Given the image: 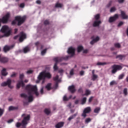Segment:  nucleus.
<instances>
[{"instance_id":"nucleus-1","label":"nucleus","mask_w":128,"mask_h":128,"mask_svg":"<svg viewBox=\"0 0 128 128\" xmlns=\"http://www.w3.org/2000/svg\"><path fill=\"white\" fill-rule=\"evenodd\" d=\"M26 90L28 92V96L26 94H20L21 98H28L29 102H32L34 100V96H32V92H34L36 96H40V93L38 91V87L36 86H32L30 84H28L26 86Z\"/></svg>"},{"instance_id":"nucleus-2","label":"nucleus","mask_w":128,"mask_h":128,"mask_svg":"<svg viewBox=\"0 0 128 128\" xmlns=\"http://www.w3.org/2000/svg\"><path fill=\"white\" fill-rule=\"evenodd\" d=\"M0 32H2V34H4V35L3 36L0 35V38H4V36H6V38L10 36L12 34V28H9L8 26H4L0 29Z\"/></svg>"},{"instance_id":"nucleus-3","label":"nucleus","mask_w":128,"mask_h":128,"mask_svg":"<svg viewBox=\"0 0 128 128\" xmlns=\"http://www.w3.org/2000/svg\"><path fill=\"white\" fill-rule=\"evenodd\" d=\"M26 19V16H16L15 17V20H12V26H16V22H18L17 26H22Z\"/></svg>"},{"instance_id":"nucleus-4","label":"nucleus","mask_w":128,"mask_h":128,"mask_svg":"<svg viewBox=\"0 0 128 128\" xmlns=\"http://www.w3.org/2000/svg\"><path fill=\"white\" fill-rule=\"evenodd\" d=\"M70 58V56H67L65 57H58L54 58V62H55L54 65V70H58V64L60 62H62L64 60H68V58Z\"/></svg>"},{"instance_id":"nucleus-5","label":"nucleus","mask_w":128,"mask_h":128,"mask_svg":"<svg viewBox=\"0 0 128 128\" xmlns=\"http://www.w3.org/2000/svg\"><path fill=\"white\" fill-rule=\"evenodd\" d=\"M46 78H51L52 74H50V73L45 72H42L38 76V80H44Z\"/></svg>"},{"instance_id":"nucleus-6","label":"nucleus","mask_w":128,"mask_h":128,"mask_svg":"<svg viewBox=\"0 0 128 128\" xmlns=\"http://www.w3.org/2000/svg\"><path fill=\"white\" fill-rule=\"evenodd\" d=\"M24 74H20V80L16 85L17 88H20L22 86V88H24Z\"/></svg>"},{"instance_id":"nucleus-7","label":"nucleus","mask_w":128,"mask_h":128,"mask_svg":"<svg viewBox=\"0 0 128 128\" xmlns=\"http://www.w3.org/2000/svg\"><path fill=\"white\" fill-rule=\"evenodd\" d=\"M112 70L111 71L112 74H114L118 70H120L122 69V67L120 65L114 64L112 66Z\"/></svg>"},{"instance_id":"nucleus-8","label":"nucleus","mask_w":128,"mask_h":128,"mask_svg":"<svg viewBox=\"0 0 128 128\" xmlns=\"http://www.w3.org/2000/svg\"><path fill=\"white\" fill-rule=\"evenodd\" d=\"M26 114H23L22 115V118H24L22 120V124L23 126L24 124H28V121L30 120V114L27 115Z\"/></svg>"},{"instance_id":"nucleus-9","label":"nucleus","mask_w":128,"mask_h":128,"mask_svg":"<svg viewBox=\"0 0 128 128\" xmlns=\"http://www.w3.org/2000/svg\"><path fill=\"white\" fill-rule=\"evenodd\" d=\"M10 17V14L7 13L2 18H0V22H2V24H8Z\"/></svg>"},{"instance_id":"nucleus-10","label":"nucleus","mask_w":128,"mask_h":128,"mask_svg":"<svg viewBox=\"0 0 128 128\" xmlns=\"http://www.w3.org/2000/svg\"><path fill=\"white\" fill-rule=\"evenodd\" d=\"M12 80L10 78L8 79L6 82H3L1 84V86H8V88H14V86H12Z\"/></svg>"},{"instance_id":"nucleus-11","label":"nucleus","mask_w":128,"mask_h":128,"mask_svg":"<svg viewBox=\"0 0 128 128\" xmlns=\"http://www.w3.org/2000/svg\"><path fill=\"white\" fill-rule=\"evenodd\" d=\"M90 112H92V108L90 106L86 107L84 109L82 116L84 118H86V114H90Z\"/></svg>"},{"instance_id":"nucleus-12","label":"nucleus","mask_w":128,"mask_h":128,"mask_svg":"<svg viewBox=\"0 0 128 128\" xmlns=\"http://www.w3.org/2000/svg\"><path fill=\"white\" fill-rule=\"evenodd\" d=\"M118 18V14H115L113 16H111L109 18L108 22L110 23L114 22H116Z\"/></svg>"},{"instance_id":"nucleus-13","label":"nucleus","mask_w":128,"mask_h":128,"mask_svg":"<svg viewBox=\"0 0 128 128\" xmlns=\"http://www.w3.org/2000/svg\"><path fill=\"white\" fill-rule=\"evenodd\" d=\"M14 48V44H12L10 46L6 45L4 48V52H8L12 48Z\"/></svg>"},{"instance_id":"nucleus-14","label":"nucleus","mask_w":128,"mask_h":128,"mask_svg":"<svg viewBox=\"0 0 128 128\" xmlns=\"http://www.w3.org/2000/svg\"><path fill=\"white\" fill-rule=\"evenodd\" d=\"M76 52V50L74 48L72 47H70L68 50V54H71V56H74V52Z\"/></svg>"},{"instance_id":"nucleus-15","label":"nucleus","mask_w":128,"mask_h":128,"mask_svg":"<svg viewBox=\"0 0 128 128\" xmlns=\"http://www.w3.org/2000/svg\"><path fill=\"white\" fill-rule=\"evenodd\" d=\"M8 62V58L6 57L2 56V55L0 54V62L2 64H6Z\"/></svg>"},{"instance_id":"nucleus-16","label":"nucleus","mask_w":128,"mask_h":128,"mask_svg":"<svg viewBox=\"0 0 128 128\" xmlns=\"http://www.w3.org/2000/svg\"><path fill=\"white\" fill-rule=\"evenodd\" d=\"M120 16L122 20H128V16L126 15L124 11L121 10L120 12Z\"/></svg>"},{"instance_id":"nucleus-17","label":"nucleus","mask_w":128,"mask_h":128,"mask_svg":"<svg viewBox=\"0 0 128 128\" xmlns=\"http://www.w3.org/2000/svg\"><path fill=\"white\" fill-rule=\"evenodd\" d=\"M20 34L21 36L19 38V41L20 42H24V38H26V35L24 33V32H22Z\"/></svg>"},{"instance_id":"nucleus-18","label":"nucleus","mask_w":128,"mask_h":128,"mask_svg":"<svg viewBox=\"0 0 128 128\" xmlns=\"http://www.w3.org/2000/svg\"><path fill=\"white\" fill-rule=\"evenodd\" d=\"M68 90H70V92H72V94H74V92H76V88L74 85L69 86Z\"/></svg>"},{"instance_id":"nucleus-19","label":"nucleus","mask_w":128,"mask_h":128,"mask_svg":"<svg viewBox=\"0 0 128 128\" xmlns=\"http://www.w3.org/2000/svg\"><path fill=\"white\" fill-rule=\"evenodd\" d=\"M64 122H58L56 126H55V128H62V126H64Z\"/></svg>"},{"instance_id":"nucleus-20","label":"nucleus","mask_w":128,"mask_h":128,"mask_svg":"<svg viewBox=\"0 0 128 128\" xmlns=\"http://www.w3.org/2000/svg\"><path fill=\"white\" fill-rule=\"evenodd\" d=\"M100 24H102V21L98 20H95L93 23V26H94V28L98 26Z\"/></svg>"},{"instance_id":"nucleus-21","label":"nucleus","mask_w":128,"mask_h":128,"mask_svg":"<svg viewBox=\"0 0 128 128\" xmlns=\"http://www.w3.org/2000/svg\"><path fill=\"white\" fill-rule=\"evenodd\" d=\"M100 40V37L96 36L95 38L93 39L90 42V44H94L96 42H98Z\"/></svg>"},{"instance_id":"nucleus-22","label":"nucleus","mask_w":128,"mask_h":128,"mask_svg":"<svg viewBox=\"0 0 128 128\" xmlns=\"http://www.w3.org/2000/svg\"><path fill=\"white\" fill-rule=\"evenodd\" d=\"M2 75L4 76H8V72H6V68H4L1 71Z\"/></svg>"},{"instance_id":"nucleus-23","label":"nucleus","mask_w":128,"mask_h":128,"mask_svg":"<svg viewBox=\"0 0 128 128\" xmlns=\"http://www.w3.org/2000/svg\"><path fill=\"white\" fill-rule=\"evenodd\" d=\"M18 110V106H10L8 108V110L11 112V110Z\"/></svg>"},{"instance_id":"nucleus-24","label":"nucleus","mask_w":128,"mask_h":128,"mask_svg":"<svg viewBox=\"0 0 128 128\" xmlns=\"http://www.w3.org/2000/svg\"><path fill=\"white\" fill-rule=\"evenodd\" d=\"M126 58V55H122V54H119L116 56V58H118L120 60H124Z\"/></svg>"},{"instance_id":"nucleus-25","label":"nucleus","mask_w":128,"mask_h":128,"mask_svg":"<svg viewBox=\"0 0 128 128\" xmlns=\"http://www.w3.org/2000/svg\"><path fill=\"white\" fill-rule=\"evenodd\" d=\"M45 88H46L47 90H52V83H48L45 86Z\"/></svg>"},{"instance_id":"nucleus-26","label":"nucleus","mask_w":128,"mask_h":128,"mask_svg":"<svg viewBox=\"0 0 128 128\" xmlns=\"http://www.w3.org/2000/svg\"><path fill=\"white\" fill-rule=\"evenodd\" d=\"M76 116H78V113H76V114L70 116L68 118V120H69V122H70V120H74V118H76Z\"/></svg>"},{"instance_id":"nucleus-27","label":"nucleus","mask_w":128,"mask_h":128,"mask_svg":"<svg viewBox=\"0 0 128 128\" xmlns=\"http://www.w3.org/2000/svg\"><path fill=\"white\" fill-rule=\"evenodd\" d=\"M90 90H86L85 91V94H82V96H90Z\"/></svg>"},{"instance_id":"nucleus-28","label":"nucleus","mask_w":128,"mask_h":128,"mask_svg":"<svg viewBox=\"0 0 128 128\" xmlns=\"http://www.w3.org/2000/svg\"><path fill=\"white\" fill-rule=\"evenodd\" d=\"M100 107H97L94 110V114H98L100 112Z\"/></svg>"},{"instance_id":"nucleus-29","label":"nucleus","mask_w":128,"mask_h":128,"mask_svg":"<svg viewBox=\"0 0 128 128\" xmlns=\"http://www.w3.org/2000/svg\"><path fill=\"white\" fill-rule=\"evenodd\" d=\"M44 112L46 114H47V116H48V114H50V110L48 108H46L44 110Z\"/></svg>"},{"instance_id":"nucleus-30","label":"nucleus","mask_w":128,"mask_h":128,"mask_svg":"<svg viewBox=\"0 0 128 128\" xmlns=\"http://www.w3.org/2000/svg\"><path fill=\"white\" fill-rule=\"evenodd\" d=\"M70 98H72V96H70L69 98H68V97H66V96L65 95L63 98V100H64V102H67Z\"/></svg>"},{"instance_id":"nucleus-31","label":"nucleus","mask_w":128,"mask_h":128,"mask_svg":"<svg viewBox=\"0 0 128 128\" xmlns=\"http://www.w3.org/2000/svg\"><path fill=\"white\" fill-rule=\"evenodd\" d=\"M98 78V75L94 74V75H92V80L94 82V80H96Z\"/></svg>"},{"instance_id":"nucleus-32","label":"nucleus","mask_w":128,"mask_h":128,"mask_svg":"<svg viewBox=\"0 0 128 128\" xmlns=\"http://www.w3.org/2000/svg\"><path fill=\"white\" fill-rule=\"evenodd\" d=\"M82 104H84L86 102V98L84 97L82 100Z\"/></svg>"},{"instance_id":"nucleus-33","label":"nucleus","mask_w":128,"mask_h":128,"mask_svg":"<svg viewBox=\"0 0 128 128\" xmlns=\"http://www.w3.org/2000/svg\"><path fill=\"white\" fill-rule=\"evenodd\" d=\"M84 50V47H82V46H79L78 48V52H82V50Z\"/></svg>"},{"instance_id":"nucleus-34","label":"nucleus","mask_w":128,"mask_h":128,"mask_svg":"<svg viewBox=\"0 0 128 128\" xmlns=\"http://www.w3.org/2000/svg\"><path fill=\"white\" fill-rule=\"evenodd\" d=\"M16 127L17 128H20L21 126H22V123L20 122H18L16 124Z\"/></svg>"},{"instance_id":"nucleus-35","label":"nucleus","mask_w":128,"mask_h":128,"mask_svg":"<svg viewBox=\"0 0 128 128\" xmlns=\"http://www.w3.org/2000/svg\"><path fill=\"white\" fill-rule=\"evenodd\" d=\"M46 50H48V48H45L41 52L42 56H44L46 54Z\"/></svg>"},{"instance_id":"nucleus-36","label":"nucleus","mask_w":128,"mask_h":128,"mask_svg":"<svg viewBox=\"0 0 128 128\" xmlns=\"http://www.w3.org/2000/svg\"><path fill=\"white\" fill-rule=\"evenodd\" d=\"M55 8H62V4L56 3L55 5Z\"/></svg>"},{"instance_id":"nucleus-37","label":"nucleus","mask_w":128,"mask_h":128,"mask_svg":"<svg viewBox=\"0 0 128 128\" xmlns=\"http://www.w3.org/2000/svg\"><path fill=\"white\" fill-rule=\"evenodd\" d=\"M97 66H104L106 64V62H98L96 64Z\"/></svg>"},{"instance_id":"nucleus-38","label":"nucleus","mask_w":128,"mask_h":128,"mask_svg":"<svg viewBox=\"0 0 128 128\" xmlns=\"http://www.w3.org/2000/svg\"><path fill=\"white\" fill-rule=\"evenodd\" d=\"M100 14H97L94 16V18L96 20H100Z\"/></svg>"},{"instance_id":"nucleus-39","label":"nucleus","mask_w":128,"mask_h":128,"mask_svg":"<svg viewBox=\"0 0 128 128\" xmlns=\"http://www.w3.org/2000/svg\"><path fill=\"white\" fill-rule=\"evenodd\" d=\"M114 46L115 48H120V43H115L114 44Z\"/></svg>"},{"instance_id":"nucleus-40","label":"nucleus","mask_w":128,"mask_h":128,"mask_svg":"<svg viewBox=\"0 0 128 128\" xmlns=\"http://www.w3.org/2000/svg\"><path fill=\"white\" fill-rule=\"evenodd\" d=\"M4 110L0 108V118L4 114Z\"/></svg>"},{"instance_id":"nucleus-41","label":"nucleus","mask_w":128,"mask_h":128,"mask_svg":"<svg viewBox=\"0 0 128 128\" xmlns=\"http://www.w3.org/2000/svg\"><path fill=\"white\" fill-rule=\"evenodd\" d=\"M123 93L124 94V96H128V88H124L123 90Z\"/></svg>"},{"instance_id":"nucleus-42","label":"nucleus","mask_w":128,"mask_h":128,"mask_svg":"<svg viewBox=\"0 0 128 128\" xmlns=\"http://www.w3.org/2000/svg\"><path fill=\"white\" fill-rule=\"evenodd\" d=\"M70 76H74V69L72 68L70 70Z\"/></svg>"},{"instance_id":"nucleus-43","label":"nucleus","mask_w":128,"mask_h":128,"mask_svg":"<svg viewBox=\"0 0 128 128\" xmlns=\"http://www.w3.org/2000/svg\"><path fill=\"white\" fill-rule=\"evenodd\" d=\"M92 122V119L90 118H87L85 120L86 124H88V122Z\"/></svg>"},{"instance_id":"nucleus-44","label":"nucleus","mask_w":128,"mask_h":128,"mask_svg":"<svg viewBox=\"0 0 128 128\" xmlns=\"http://www.w3.org/2000/svg\"><path fill=\"white\" fill-rule=\"evenodd\" d=\"M116 7H112L110 10V12H116Z\"/></svg>"},{"instance_id":"nucleus-45","label":"nucleus","mask_w":128,"mask_h":128,"mask_svg":"<svg viewBox=\"0 0 128 128\" xmlns=\"http://www.w3.org/2000/svg\"><path fill=\"white\" fill-rule=\"evenodd\" d=\"M114 84H118V83L116 82L114 80H112L110 82V86H114Z\"/></svg>"},{"instance_id":"nucleus-46","label":"nucleus","mask_w":128,"mask_h":128,"mask_svg":"<svg viewBox=\"0 0 128 128\" xmlns=\"http://www.w3.org/2000/svg\"><path fill=\"white\" fill-rule=\"evenodd\" d=\"M124 77V74H121L118 76V80H122Z\"/></svg>"},{"instance_id":"nucleus-47","label":"nucleus","mask_w":128,"mask_h":128,"mask_svg":"<svg viewBox=\"0 0 128 128\" xmlns=\"http://www.w3.org/2000/svg\"><path fill=\"white\" fill-rule=\"evenodd\" d=\"M58 78H59L58 75L56 76L54 78V80L55 82H58Z\"/></svg>"},{"instance_id":"nucleus-48","label":"nucleus","mask_w":128,"mask_h":128,"mask_svg":"<svg viewBox=\"0 0 128 128\" xmlns=\"http://www.w3.org/2000/svg\"><path fill=\"white\" fill-rule=\"evenodd\" d=\"M28 50H29V49L28 47H26L25 48H24V54H26V52H28Z\"/></svg>"},{"instance_id":"nucleus-49","label":"nucleus","mask_w":128,"mask_h":128,"mask_svg":"<svg viewBox=\"0 0 128 128\" xmlns=\"http://www.w3.org/2000/svg\"><path fill=\"white\" fill-rule=\"evenodd\" d=\"M44 24H45V26H46L48 24H50V20H45L44 21Z\"/></svg>"},{"instance_id":"nucleus-50","label":"nucleus","mask_w":128,"mask_h":128,"mask_svg":"<svg viewBox=\"0 0 128 128\" xmlns=\"http://www.w3.org/2000/svg\"><path fill=\"white\" fill-rule=\"evenodd\" d=\"M32 72H34L32 70H28L26 72V74H32Z\"/></svg>"},{"instance_id":"nucleus-51","label":"nucleus","mask_w":128,"mask_h":128,"mask_svg":"<svg viewBox=\"0 0 128 128\" xmlns=\"http://www.w3.org/2000/svg\"><path fill=\"white\" fill-rule=\"evenodd\" d=\"M40 94H44V87H42L40 90Z\"/></svg>"},{"instance_id":"nucleus-52","label":"nucleus","mask_w":128,"mask_h":128,"mask_svg":"<svg viewBox=\"0 0 128 128\" xmlns=\"http://www.w3.org/2000/svg\"><path fill=\"white\" fill-rule=\"evenodd\" d=\"M78 92H80V94H82L84 92V90H82V88H80L78 90Z\"/></svg>"},{"instance_id":"nucleus-53","label":"nucleus","mask_w":128,"mask_h":128,"mask_svg":"<svg viewBox=\"0 0 128 128\" xmlns=\"http://www.w3.org/2000/svg\"><path fill=\"white\" fill-rule=\"evenodd\" d=\"M93 98H94V96H90V97L89 98L88 102H92Z\"/></svg>"},{"instance_id":"nucleus-54","label":"nucleus","mask_w":128,"mask_h":128,"mask_svg":"<svg viewBox=\"0 0 128 128\" xmlns=\"http://www.w3.org/2000/svg\"><path fill=\"white\" fill-rule=\"evenodd\" d=\"M20 8H24V3L20 4Z\"/></svg>"},{"instance_id":"nucleus-55","label":"nucleus","mask_w":128,"mask_h":128,"mask_svg":"<svg viewBox=\"0 0 128 128\" xmlns=\"http://www.w3.org/2000/svg\"><path fill=\"white\" fill-rule=\"evenodd\" d=\"M122 24H124V22H119V24H118V26H122Z\"/></svg>"},{"instance_id":"nucleus-56","label":"nucleus","mask_w":128,"mask_h":128,"mask_svg":"<svg viewBox=\"0 0 128 128\" xmlns=\"http://www.w3.org/2000/svg\"><path fill=\"white\" fill-rule=\"evenodd\" d=\"M118 4H124V0H118Z\"/></svg>"},{"instance_id":"nucleus-57","label":"nucleus","mask_w":128,"mask_h":128,"mask_svg":"<svg viewBox=\"0 0 128 128\" xmlns=\"http://www.w3.org/2000/svg\"><path fill=\"white\" fill-rule=\"evenodd\" d=\"M12 122H14L13 119H10L8 120V124H12Z\"/></svg>"},{"instance_id":"nucleus-58","label":"nucleus","mask_w":128,"mask_h":128,"mask_svg":"<svg viewBox=\"0 0 128 128\" xmlns=\"http://www.w3.org/2000/svg\"><path fill=\"white\" fill-rule=\"evenodd\" d=\"M112 1H110V2H109V3L107 5L108 8H110V6H112Z\"/></svg>"},{"instance_id":"nucleus-59","label":"nucleus","mask_w":128,"mask_h":128,"mask_svg":"<svg viewBox=\"0 0 128 128\" xmlns=\"http://www.w3.org/2000/svg\"><path fill=\"white\" fill-rule=\"evenodd\" d=\"M58 82H56L54 85V88H58Z\"/></svg>"},{"instance_id":"nucleus-60","label":"nucleus","mask_w":128,"mask_h":128,"mask_svg":"<svg viewBox=\"0 0 128 128\" xmlns=\"http://www.w3.org/2000/svg\"><path fill=\"white\" fill-rule=\"evenodd\" d=\"M58 72L59 74H62V72H64V70L60 69L58 70Z\"/></svg>"},{"instance_id":"nucleus-61","label":"nucleus","mask_w":128,"mask_h":128,"mask_svg":"<svg viewBox=\"0 0 128 128\" xmlns=\"http://www.w3.org/2000/svg\"><path fill=\"white\" fill-rule=\"evenodd\" d=\"M84 70H82L80 72V76H84Z\"/></svg>"},{"instance_id":"nucleus-62","label":"nucleus","mask_w":128,"mask_h":128,"mask_svg":"<svg viewBox=\"0 0 128 128\" xmlns=\"http://www.w3.org/2000/svg\"><path fill=\"white\" fill-rule=\"evenodd\" d=\"M16 74L14 72V73L11 75V78H14V77H16Z\"/></svg>"},{"instance_id":"nucleus-63","label":"nucleus","mask_w":128,"mask_h":128,"mask_svg":"<svg viewBox=\"0 0 128 128\" xmlns=\"http://www.w3.org/2000/svg\"><path fill=\"white\" fill-rule=\"evenodd\" d=\"M88 50H85L83 51V54H88Z\"/></svg>"},{"instance_id":"nucleus-64","label":"nucleus","mask_w":128,"mask_h":128,"mask_svg":"<svg viewBox=\"0 0 128 128\" xmlns=\"http://www.w3.org/2000/svg\"><path fill=\"white\" fill-rule=\"evenodd\" d=\"M36 3L38 4H42V2L40 0H37L36 1Z\"/></svg>"}]
</instances>
